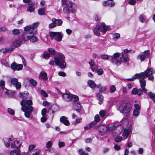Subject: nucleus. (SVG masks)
Masks as SVG:
<instances>
[{"label":"nucleus","mask_w":155,"mask_h":155,"mask_svg":"<svg viewBox=\"0 0 155 155\" xmlns=\"http://www.w3.org/2000/svg\"><path fill=\"white\" fill-rule=\"evenodd\" d=\"M105 110H101L99 112V114L101 117H103L105 116Z\"/></svg>","instance_id":"3c124183"},{"label":"nucleus","mask_w":155,"mask_h":155,"mask_svg":"<svg viewBox=\"0 0 155 155\" xmlns=\"http://www.w3.org/2000/svg\"><path fill=\"white\" fill-rule=\"evenodd\" d=\"M75 110L79 113H81V106L80 103H78L75 107Z\"/></svg>","instance_id":"72a5a7b5"},{"label":"nucleus","mask_w":155,"mask_h":155,"mask_svg":"<svg viewBox=\"0 0 155 155\" xmlns=\"http://www.w3.org/2000/svg\"><path fill=\"white\" fill-rule=\"evenodd\" d=\"M50 35L51 37H54V39L56 41L60 42L62 40L63 34L61 32L51 31Z\"/></svg>","instance_id":"0eeeda50"},{"label":"nucleus","mask_w":155,"mask_h":155,"mask_svg":"<svg viewBox=\"0 0 155 155\" xmlns=\"http://www.w3.org/2000/svg\"><path fill=\"white\" fill-rule=\"evenodd\" d=\"M122 140V137L117 136L115 138V141L116 142H120Z\"/></svg>","instance_id":"37998d69"},{"label":"nucleus","mask_w":155,"mask_h":155,"mask_svg":"<svg viewBox=\"0 0 155 155\" xmlns=\"http://www.w3.org/2000/svg\"><path fill=\"white\" fill-rule=\"evenodd\" d=\"M128 124L127 120L126 119L122 120L120 123L116 122L107 125V130H115V132L117 135L120 134L122 132L123 127H125Z\"/></svg>","instance_id":"7ed1b4c3"},{"label":"nucleus","mask_w":155,"mask_h":155,"mask_svg":"<svg viewBox=\"0 0 155 155\" xmlns=\"http://www.w3.org/2000/svg\"><path fill=\"white\" fill-rule=\"evenodd\" d=\"M89 64L90 65L92 71H95V69L94 68V62L91 60L89 62Z\"/></svg>","instance_id":"a19ab883"},{"label":"nucleus","mask_w":155,"mask_h":155,"mask_svg":"<svg viewBox=\"0 0 155 155\" xmlns=\"http://www.w3.org/2000/svg\"><path fill=\"white\" fill-rule=\"evenodd\" d=\"M50 54L49 53H47L46 54H44L43 55V56L44 58L46 59L48 58L50 56Z\"/></svg>","instance_id":"e2e57ef3"},{"label":"nucleus","mask_w":155,"mask_h":155,"mask_svg":"<svg viewBox=\"0 0 155 155\" xmlns=\"http://www.w3.org/2000/svg\"><path fill=\"white\" fill-rule=\"evenodd\" d=\"M34 153H32V155H38L40 152V150L38 149H35L34 150Z\"/></svg>","instance_id":"603ef678"},{"label":"nucleus","mask_w":155,"mask_h":155,"mask_svg":"<svg viewBox=\"0 0 155 155\" xmlns=\"http://www.w3.org/2000/svg\"><path fill=\"white\" fill-rule=\"evenodd\" d=\"M60 121L66 126H68L70 124L69 121L68 120L67 118L64 116H63L61 117Z\"/></svg>","instance_id":"412c9836"},{"label":"nucleus","mask_w":155,"mask_h":155,"mask_svg":"<svg viewBox=\"0 0 155 155\" xmlns=\"http://www.w3.org/2000/svg\"><path fill=\"white\" fill-rule=\"evenodd\" d=\"M71 98H73L75 102L78 101L79 100V97L78 96L75 95H71Z\"/></svg>","instance_id":"8fccbe9b"},{"label":"nucleus","mask_w":155,"mask_h":155,"mask_svg":"<svg viewBox=\"0 0 155 155\" xmlns=\"http://www.w3.org/2000/svg\"><path fill=\"white\" fill-rule=\"evenodd\" d=\"M22 42V41L21 39L16 40L13 42L12 45L15 47H18L21 45Z\"/></svg>","instance_id":"cd10ccee"},{"label":"nucleus","mask_w":155,"mask_h":155,"mask_svg":"<svg viewBox=\"0 0 155 155\" xmlns=\"http://www.w3.org/2000/svg\"><path fill=\"white\" fill-rule=\"evenodd\" d=\"M41 94L44 97H47L48 96V95L47 93L43 90H41Z\"/></svg>","instance_id":"6e6d98bb"},{"label":"nucleus","mask_w":155,"mask_h":155,"mask_svg":"<svg viewBox=\"0 0 155 155\" xmlns=\"http://www.w3.org/2000/svg\"><path fill=\"white\" fill-rule=\"evenodd\" d=\"M21 143L18 140H16L15 142V147L18 149L20 147Z\"/></svg>","instance_id":"c03bdc74"},{"label":"nucleus","mask_w":155,"mask_h":155,"mask_svg":"<svg viewBox=\"0 0 155 155\" xmlns=\"http://www.w3.org/2000/svg\"><path fill=\"white\" fill-rule=\"evenodd\" d=\"M136 2V0H130L128 3L131 5H134Z\"/></svg>","instance_id":"4d7b16f0"},{"label":"nucleus","mask_w":155,"mask_h":155,"mask_svg":"<svg viewBox=\"0 0 155 155\" xmlns=\"http://www.w3.org/2000/svg\"><path fill=\"white\" fill-rule=\"evenodd\" d=\"M60 94L64 99L67 101H70L71 99V95L68 90H66L65 93H63L60 92Z\"/></svg>","instance_id":"ddd939ff"},{"label":"nucleus","mask_w":155,"mask_h":155,"mask_svg":"<svg viewBox=\"0 0 155 155\" xmlns=\"http://www.w3.org/2000/svg\"><path fill=\"white\" fill-rule=\"evenodd\" d=\"M11 83L15 86L17 89L19 90L21 87V83L18 82V79L16 78H12L11 80Z\"/></svg>","instance_id":"2eb2a0df"},{"label":"nucleus","mask_w":155,"mask_h":155,"mask_svg":"<svg viewBox=\"0 0 155 155\" xmlns=\"http://www.w3.org/2000/svg\"><path fill=\"white\" fill-rule=\"evenodd\" d=\"M44 9L43 8H40L38 9V13L39 15H45Z\"/></svg>","instance_id":"79ce46f5"},{"label":"nucleus","mask_w":155,"mask_h":155,"mask_svg":"<svg viewBox=\"0 0 155 155\" xmlns=\"http://www.w3.org/2000/svg\"><path fill=\"white\" fill-rule=\"evenodd\" d=\"M11 155H20V152L19 150H14L10 151Z\"/></svg>","instance_id":"7c9ffc66"},{"label":"nucleus","mask_w":155,"mask_h":155,"mask_svg":"<svg viewBox=\"0 0 155 155\" xmlns=\"http://www.w3.org/2000/svg\"><path fill=\"white\" fill-rule=\"evenodd\" d=\"M38 25V23L36 22L33 23L31 26L29 25L25 27L24 32L29 34H33V32L35 28L37 27Z\"/></svg>","instance_id":"1a4fd4ad"},{"label":"nucleus","mask_w":155,"mask_h":155,"mask_svg":"<svg viewBox=\"0 0 155 155\" xmlns=\"http://www.w3.org/2000/svg\"><path fill=\"white\" fill-rule=\"evenodd\" d=\"M120 35L119 33H115L113 35V39L114 41H117V39L120 37Z\"/></svg>","instance_id":"58836bf2"},{"label":"nucleus","mask_w":155,"mask_h":155,"mask_svg":"<svg viewBox=\"0 0 155 155\" xmlns=\"http://www.w3.org/2000/svg\"><path fill=\"white\" fill-rule=\"evenodd\" d=\"M121 53L117 52L114 53L113 56L107 55V60H110L114 64L116 65H119L121 64L120 61L118 59L120 57Z\"/></svg>","instance_id":"39448f33"},{"label":"nucleus","mask_w":155,"mask_h":155,"mask_svg":"<svg viewBox=\"0 0 155 155\" xmlns=\"http://www.w3.org/2000/svg\"><path fill=\"white\" fill-rule=\"evenodd\" d=\"M92 139L90 138H89L86 139L85 140V142L86 143H89L91 142Z\"/></svg>","instance_id":"774afa93"},{"label":"nucleus","mask_w":155,"mask_h":155,"mask_svg":"<svg viewBox=\"0 0 155 155\" xmlns=\"http://www.w3.org/2000/svg\"><path fill=\"white\" fill-rule=\"evenodd\" d=\"M47 112V110L46 108H44L41 110V113L42 115L44 116L46 114Z\"/></svg>","instance_id":"bf43d9fd"},{"label":"nucleus","mask_w":155,"mask_h":155,"mask_svg":"<svg viewBox=\"0 0 155 155\" xmlns=\"http://www.w3.org/2000/svg\"><path fill=\"white\" fill-rule=\"evenodd\" d=\"M19 96L23 98L20 103L22 106L21 109L25 112V116L27 118H29L30 117V113L33 110V107L31 106L33 104L32 101L31 100H28L26 101L27 97L24 96L21 93H19Z\"/></svg>","instance_id":"f257e3e1"},{"label":"nucleus","mask_w":155,"mask_h":155,"mask_svg":"<svg viewBox=\"0 0 155 155\" xmlns=\"http://www.w3.org/2000/svg\"><path fill=\"white\" fill-rule=\"evenodd\" d=\"M114 149L116 150H119L120 149V147L117 144H115L114 146Z\"/></svg>","instance_id":"338daca9"},{"label":"nucleus","mask_w":155,"mask_h":155,"mask_svg":"<svg viewBox=\"0 0 155 155\" xmlns=\"http://www.w3.org/2000/svg\"><path fill=\"white\" fill-rule=\"evenodd\" d=\"M30 83L33 86H35L37 84V82L34 79H31L29 81Z\"/></svg>","instance_id":"864d4df0"},{"label":"nucleus","mask_w":155,"mask_h":155,"mask_svg":"<svg viewBox=\"0 0 155 155\" xmlns=\"http://www.w3.org/2000/svg\"><path fill=\"white\" fill-rule=\"evenodd\" d=\"M8 112L11 115H14L15 113L14 110L11 108H8Z\"/></svg>","instance_id":"5fc2aeb1"},{"label":"nucleus","mask_w":155,"mask_h":155,"mask_svg":"<svg viewBox=\"0 0 155 155\" xmlns=\"http://www.w3.org/2000/svg\"><path fill=\"white\" fill-rule=\"evenodd\" d=\"M52 23L49 25V27L50 28H53L56 26L57 24H56L54 22L52 21Z\"/></svg>","instance_id":"09e8293b"},{"label":"nucleus","mask_w":155,"mask_h":155,"mask_svg":"<svg viewBox=\"0 0 155 155\" xmlns=\"http://www.w3.org/2000/svg\"><path fill=\"white\" fill-rule=\"evenodd\" d=\"M5 81L2 80H0V92L1 93L4 92L8 94L9 93L7 92V89L5 87Z\"/></svg>","instance_id":"4468645a"},{"label":"nucleus","mask_w":155,"mask_h":155,"mask_svg":"<svg viewBox=\"0 0 155 155\" xmlns=\"http://www.w3.org/2000/svg\"><path fill=\"white\" fill-rule=\"evenodd\" d=\"M132 106L130 103H126L123 105H120L117 110L124 115L127 116L130 113L132 109Z\"/></svg>","instance_id":"20e7f679"},{"label":"nucleus","mask_w":155,"mask_h":155,"mask_svg":"<svg viewBox=\"0 0 155 155\" xmlns=\"http://www.w3.org/2000/svg\"><path fill=\"white\" fill-rule=\"evenodd\" d=\"M12 33L14 35H18L20 33V31L18 29H14L12 30Z\"/></svg>","instance_id":"4c0bfd02"},{"label":"nucleus","mask_w":155,"mask_h":155,"mask_svg":"<svg viewBox=\"0 0 155 155\" xmlns=\"http://www.w3.org/2000/svg\"><path fill=\"white\" fill-rule=\"evenodd\" d=\"M100 31L104 34H105L107 31V27L105 24L104 23H102L101 25L99 26Z\"/></svg>","instance_id":"b1692460"},{"label":"nucleus","mask_w":155,"mask_h":155,"mask_svg":"<svg viewBox=\"0 0 155 155\" xmlns=\"http://www.w3.org/2000/svg\"><path fill=\"white\" fill-rule=\"evenodd\" d=\"M51 21L57 24V25L58 26H61L63 23V21L62 20L60 19H57L55 18L52 19Z\"/></svg>","instance_id":"c756f323"},{"label":"nucleus","mask_w":155,"mask_h":155,"mask_svg":"<svg viewBox=\"0 0 155 155\" xmlns=\"http://www.w3.org/2000/svg\"><path fill=\"white\" fill-rule=\"evenodd\" d=\"M28 7L27 8V11L30 12H33L35 11V2H31L28 4Z\"/></svg>","instance_id":"a211bd4d"},{"label":"nucleus","mask_w":155,"mask_h":155,"mask_svg":"<svg viewBox=\"0 0 155 155\" xmlns=\"http://www.w3.org/2000/svg\"><path fill=\"white\" fill-rule=\"evenodd\" d=\"M58 74L59 76L63 77H64L66 76V73L65 72L62 71L59 72L58 73Z\"/></svg>","instance_id":"0e129e2a"},{"label":"nucleus","mask_w":155,"mask_h":155,"mask_svg":"<svg viewBox=\"0 0 155 155\" xmlns=\"http://www.w3.org/2000/svg\"><path fill=\"white\" fill-rule=\"evenodd\" d=\"M97 99L100 101V102H99V104H101L102 103V101L104 99L103 96L100 93H98L97 94Z\"/></svg>","instance_id":"f704fd0d"},{"label":"nucleus","mask_w":155,"mask_h":155,"mask_svg":"<svg viewBox=\"0 0 155 155\" xmlns=\"http://www.w3.org/2000/svg\"><path fill=\"white\" fill-rule=\"evenodd\" d=\"M139 20L142 23H147L149 21V20L146 18L144 13H143L139 16Z\"/></svg>","instance_id":"aec40b11"},{"label":"nucleus","mask_w":155,"mask_h":155,"mask_svg":"<svg viewBox=\"0 0 155 155\" xmlns=\"http://www.w3.org/2000/svg\"><path fill=\"white\" fill-rule=\"evenodd\" d=\"M146 58V56L144 54H140L137 57V60H140L141 62H142Z\"/></svg>","instance_id":"2f4dec72"},{"label":"nucleus","mask_w":155,"mask_h":155,"mask_svg":"<svg viewBox=\"0 0 155 155\" xmlns=\"http://www.w3.org/2000/svg\"><path fill=\"white\" fill-rule=\"evenodd\" d=\"M147 77H148V79L153 80L154 79V76L152 74L155 73V71L152 68L147 69L145 71Z\"/></svg>","instance_id":"9d476101"},{"label":"nucleus","mask_w":155,"mask_h":155,"mask_svg":"<svg viewBox=\"0 0 155 155\" xmlns=\"http://www.w3.org/2000/svg\"><path fill=\"white\" fill-rule=\"evenodd\" d=\"M97 72L98 75H101L103 73V71L102 69H98L97 71Z\"/></svg>","instance_id":"680f3d73"},{"label":"nucleus","mask_w":155,"mask_h":155,"mask_svg":"<svg viewBox=\"0 0 155 155\" xmlns=\"http://www.w3.org/2000/svg\"><path fill=\"white\" fill-rule=\"evenodd\" d=\"M100 31L99 25H97L96 27L94 28L93 30L94 33L96 36H99L101 35Z\"/></svg>","instance_id":"bb28decb"},{"label":"nucleus","mask_w":155,"mask_h":155,"mask_svg":"<svg viewBox=\"0 0 155 155\" xmlns=\"http://www.w3.org/2000/svg\"><path fill=\"white\" fill-rule=\"evenodd\" d=\"M48 51L52 55L56 54L54 60L55 64L59 66L61 68H64L66 66V63L65 61V56L62 54L56 52L52 48L48 49Z\"/></svg>","instance_id":"f03ea898"},{"label":"nucleus","mask_w":155,"mask_h":155,"mask_svg":"<svg viewBox=\"0 0 155 155\" xmlns=\"http://www.w3.org/2000/svg\"><path fill=\"white\" fill-rule=\"evenodd\" d=\"M135 75L136 79L140 78L144 79L145 78L147 77L145 71L143 72H141L140 74H136Z\"/></svg>","instance_id":"a878e982"},{"label":"nucleus","mask_w":155,"mask_h":155,"mask_svg":"<svg viewBox=\"0 0 155 155\" xmlns=\"http://www.w3.org/2000/svg\"><path fill=\"white\" fill-rule=\"evenodd\" d=\"M39 78L41 80H46L48 78L47 74L45 71L41 72L39 74Z\"/></svg>","instance_id":"393cba45"},{"label":"nucleus","mask_w":155,"mask_h":155,"mask_svg":"<svg viewBox=\"0 0 155 155\" xmlns=\"http://www.w3.org/2000/svg\"><path fill=\"white\" fill-rule=\"evenodd\" d=\"M132 52V50L131 49L129 50H124V52L121 53L122 56L120 58V62L125 63L128 61L129 58L127 54L128 52L131 53Z\"/></svg>","instance_id":"6e6552de"},{"label":"nucleus","mask_w":155,"mask_h":155,"mask_svg":"<svg viewBox=\"0 0 155 155\" xmlns=\"http://www.w3.org/2000/svg\"><path fill=\"white\" fill-rule=\"evenodd\" d=\"M148 95L150 97L152 100L155 98V94L152 92H149L148 93Z\"/></svg>","instance_id":"a18cd8bd"},{"label":"nucleus","mask_w":155,"mask_h":155,"mask_svg":"<svg viewBox=\"0 0 155 155\" xmlns=\"http://www.w3.org/2000/svg\"><path fill=\"white\" fill-rule=\"evenodd\" d=\"M116 90V88L115 86L114 85H112L110 88V92L113 93Z\"/></svg>","instance_id":"de8ad7c7"},{"label":"nucleus","mask_w":155,"mask_h":155,"mask_svg":"<svg viewBox=\"0 0 155 155\" xmlns=\"http://www.w3.org/2000/svg\"><path fill=\"white\" fill-rule=\"evenodd\" d=\"M52 142L51 141L47 142L46 145V147L48 148H50L52 146Z\"/></svg>","instance_id":"49530a36"},{"label":"nucleus","mask_w":155,"mask_h":155,"mask_svg":"<svg viewBox=\"0 0 155 155\" xmlns=\"http://www.w3.org/2000/svg\"><path fill=\"white\" fill-rule=\"evenodd\" d=\"M30 34L24 32L21 35V40L23 41H25L29 40L30 39Z\"/></svg>","instance_id":"5701e85b"},{"label":"nucleus","mask_w":155,"mask_h":155,"mask_svg":"<svg viewBox=\"0 0 155 155\" xmlns=\"http://www.w3.org/2000/svg\"><path fill=\"white\" fill-rule=\"evenodd\" d=\"M139 82L140 84L141 87H145L146 84V81L144 79H141L139 81Z\"/></svg>","instance_id":"e433bc0d"},{"label":"nucleus","mask_w":155,"mask_h":155,"mask_svg":"<svg viewBox=\"0 0 155 155\" xmlns=\"http://www.w3.org/2000/svg\"><path fill=\"white\" fill-rule=\"evenodd\" d=\"M2 64L6 67H8L9 64L7 60L3 59L2 61Z\"/></svg>","instance_id":"ea45409f"},{"label":"nucleus","mask_w":155,"mask_h":155,"mask_svg":"<svg viewBox=\"0 0 155 155\" xmlns=\"http://www.w3.org/2000/svg\"><path fill=\"white\" fill-rule=\"evenodd\" d=\"M101 120L100 117L98 114L96 115L94 117V120L86 125L84 127L85 130H88L95 125Z\"/></svg>","instance_id":"423d86ee"},{"label":"nucleus","mask_w":155,"mask_h":155,"mask_svg":"<svg viewBox=\"0 0 155 155\" xmlns=\"http://www.w3.org/2000/svg\"><path fill=\"white\" fill-rule=\"evenodd\" d=\"M88 84L89 87L91 88H94L96 86V84L93 81L91 80L88 81Z\"/></svg>","instance_id":"473e14b6"},{"label":"nucleus","mask_w":155,"mask_h":155,"mask_svg":"<svg viewBox=\"0 0 155 155\" xmlns=\"http://www.w3.org/2000/svg\"><path fill=\"white\" fill-rule=\"evenodd\" d=\"M134 109L133 111V115L134 116L137 117L140 114V107L138 104H134Z\"/></svg>","instance_id":"f8f14e48"},{"label":"nucleus","mask_w":155,"mask_h":155,"mask_svg":"<svg viewBox=\"0 0 155 155\" xmlns=\"http://www.w3.org/2000/svg\"><path fill=\"white\" fill-rule=\"evenodd\" d=\"M11 67L14 71H20L23 68V66L22 65L20 64L17 65L15 63H12Z\"/></svg>","instance_id":"f3484780"},{"label":"nucleus","mask_w":155,"mask_h":155,"mask_svg":"<svg viewBox=\"0 0 155 155\" xmlns=\"http://www.w3.org/2000/svg\"><path fill=\"white\" fill-rule=\"evenodd\" d=\"M143 91L141 89H137L136 88H134L131 93L134 95L137 94L138 96H140L142 93Z\"/></svg>","instance_id":"4be33fe9"},{"label":"nucleus","mask_w":155,"mask_h":155,"mask_svg":"<svg viewBox=\"0 0 155 155\" xmlns=\"http://www.w3.org/2000/svg\"><path fill=\"white\" fill-rule=\"evenodd\" d=\"M30 41L32 42H34L38 41V39L37 38L33 35L30 36Z\"/></svg>","instance_id":"c9c22d12"},{"label":"nucleus","mask_w":155,"mask_h":155,"mask_svg":"<svg viewBox=\"0 0 155 155\" xmlns=\"http://www.w3.org/2000/svg\"><path fill=\"white\" fill-rule=\"evenodd\" d=\"M131 132L130 128L124 129L122 133V136L124 139H127Z\"/></svg>","instance_id":"6ab92c4d"},{"label":"nucleus","mask_w":155,"mask_h":155,"mask_svg":"<svg viewBox=\"0 0 155 155\" xmlns=\"http://www.w3.org/2000/svg\"><path fill=\"white\" fill-rule=\"evenodd\" d=\"M35 147V146L33 144H31L28 147V151L29 152L31 151Z\"/></svg>","instance_id":"13d9d810"},{"label":"nucleus","mask_w":155,"mask_h":155,"mask_svg":"<svg viewBox=\"0 0 155 155\" xmlns=\"http://www.w3.org/2000/svg\"><path fill=\"white\" fill-rule=\"evenodd\" d=\"M58 146L59 147L61 148L63 147L65 145V143L64 142H59L58 144Z\"/></svg>","instance_id":"69168bd1"},{"label":"nucleus","mask_w":155,"mask_h":155,"mask_svg":"<svg viewBox=\"0 0 155 155\" xmlns=\"http://www.w3.org/2000/svg\"><path fill=\"white\" fill-rule=\"evenodd\" d=\"M74 5H72V8H70L68 6L64 7L63 9V11L65 14H69L70 12L71 13H74L75 11L76 8L75 6H74Z\"/></svg>","instance_id":"9b49d317"},{"label":"nucleus","mask_w":155,"mask_h":155,"mask_svg":"<svg viewBox=\"0 0 155 155\" xmlns=\"http://www.w3.org/2000/svg\"><path fill=\"white\" fill-rule=\"evenodd\" d=\"M97 129L99 133L101 135L105 134L107 132V127L105 126L100 125L97 128Z\"/></svg>","instance_id":"dca6fc26"},{"label":"nucleus","mask_w":155,"mask_h":155,"mask_svg":"<svg viewBox=\"0 0 155 155\" xmlns=\"http://www.w3.org/2000/svg\"><path fill=\"white\" fill-rule=\"evenodd\" d=\"M62 3L63 5H67L70 8H72V5L73 4L71 2L67 0H62Z\"/></svg>","instance_id":"c85d7f7f"},{"label":"nucleus","mask_w":155,"mask_h":155,"mask_svg":"<svg viewBox=\"0 0 155 155\" xmlns=\"http://www.w3.org/2000/svg\"><path fill=\"white\" fill-rule=\"evenodd\" d=\"M143 54L145 56H148L149 55H150V50H145L143 52Z\"/></svg>","instance_id":"052dcab7"}]
</instances>
